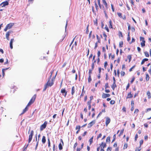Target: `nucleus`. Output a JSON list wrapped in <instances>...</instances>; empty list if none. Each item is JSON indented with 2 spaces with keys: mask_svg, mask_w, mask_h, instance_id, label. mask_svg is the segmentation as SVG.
<instances>
[{
  "mask_svg": "<svg viewBox=\"0 0 151 151\" xmlns=\"http://www.w3.org/2000/svg\"><path fill=\"white\" fill-rule=\"evenodd\" d=\"M34 131L33 130H32L29 136V138L28 140V142L29 143L32 140V136L33 135Z\"/></svg>",
  "mask_w": 151,
  "mask_h": 151,
  "instance_id": "20e7f679",
  "label": "nucleus"
},
{
  "mask_svg": "<svg viewBox=\"0 0 151 151\" xmlns=\"http://www.w3.org/2000/svg\"><path fill=\"white\" fill-rule=\"evenodd\" d=\"M14 24L13 23H10L8 24L6 26L8 27L9 29H10L13 26Z\"/></svg>",
  "mask_w": 151,
  "mask_h": 151,
  "instance_id": "4468645a",
  "label": "nucleus"
},
{
  "mask_svg": "<svg viewBox=\"0 0 151 151\" xmlns=\"http://www.w3.org/2000/svg\"><path fill=\"white\" fill-rule=\"evenodd\" d=\"M149 76L148 74H147L146 75V80L147 81H148L149 79Z\"/></svg>",
  "mask_w": 151,
  "mask_h": 151,
  "instance_id": "2f4dec72",
  "label": "nucleus"
},
{
  "mask_svg": "<svg viewBox=\"0 0 151 151\" xmlns=\"http://www.w3.org/2000/svg\"><path fill=\"white\" fill-rule=\"evenodd\" d=\"M135 41V39L134 38H132V41L131 42H129V43L130 44H131L132 42H134Z\"/></svg>",
  "mask_w": 151,
  "mask_h": 151,
  "instance_id": "5fc2aeb1",
  "label": "nucleus"
},
{
  "mask_svg": "<svg viewBox=\"0 0 151 151\" xmlns=\"http://www.w3.org/2000/svg\"><path fill=\"white\" fill-rule=\"evenodd\" d=\"M139 110L138 109H136L134 112V113H137L139 112Z\"/></svg>",
  "mask_w": 151,
  "mask_h": 151,
  "instance_id": "338daca9",
  "label": "nucleus"
},
{
  "mask_svg": "<svg viewBox=\"0 0 151 151\" xmlns=\"http://www.w3.org/2000/svg\"><path fill=\"white\" fill-rule=\"evenodd\" d=\"M117 143L116 142H115L113 145V147H117Z\"/></svg>",
  "mask_w": 151,
  "mask_h": 151,
  "instance_id": "864d4df0",
  "label": "nucleus"
},
{
  "mask_svg": "<svg viewBox=\"0 0 151 151\" xmlns=\"http://www.w3.org/2000/svg\"><path fill=\"white\" fill-rule=\"evenodd\" d=\"M117 14L119 17L120 18L122 17V14L120 13H117Z\"/></svg>",
  "mask_w": 151,
  "mask_h": 151,
  "instance_id": "58836bf2",
  "label": "nucleus"
},
{
  "mask_svg": "<svg viewBox=\"0 0 151 151\" xmlns=\"http://www.w3.org/2000/svg\"><path fill=\"white\" fill-rule=\"evenodd\" d=\"M126 6H127V8L128 10H129L130 9L129 7V6L128 5L127 3L126 4Z\"/></svg>",
  "mask_w": 151,
  "mask_h": 151,
  "instance_id": "680f3d73",
  "label": "nucleus"
},
{
  "mask_svg": "<svg viewBox=\"0 0 151 151\" xmlns=\"http://www.w3.org/2000/svg\"><path fill=\"white\" fill-rule=\"evenodd\" d=\"M57 72L56 73L55 76L54 77L52 78V79H51V80H50V79H49L48 81L47 82V83L46 84L47 86H52L54 84V81L55 78V77L56 76L57 74Z\"/></svg>",
  "mask_w": 151,
  "mask_h": 151,
  "instance_id": "f257e3e1",
  "label": "nucleus"
},
{
  "mask_svg": "<svg viewBox=\"0 0 151 151\" xmlns=\"http://www.w3.org/2000/svg\"><path fill=\"white\" fill-rule=\"evenodd\" d=\"M137 50H138V52H140L141 50V48L139 47H137Z\"/></svg>",
  "mask_w": 151,
  "mask_h": 151,
  "instance_id": "bf43d9fd",
  "label": "nucleus"
},
{
  "mask_svg": "<svg viewBox=\"0 0 151 151\" xmlns=\"http://www.w3.org/2000/svg\"><path fill=\"white\" fill-rule=\"evenodd\" d=\"M103 10L104 11V14L105 15V17H106V19H107L108 18V16L107 14H106V11L104 9Z\"/></svg>",
  "mask_w": 151,
  "mask_h": 151,
  "instance_id": "c756f323",
  "label": "nucleus"
},
{
  "mask_svg": "<svg viewBox=\"0 0 151 151\" xmlns=\"http://www.w3.org/2000/svg\"><path fill=\"white\" fill-rule=\"evenodd\" d=\"M128 37H127V40L128 41V42H129V41L130 40V36H129V32L128 33Z\"/></svg>",
  "mask_w": 151,
  "mask_h": 151,
  "instance_id": "bb28decb",
  "label": "nucleus"
},
{
  "mask_svg": "<svg viewBox=\"0 0 151 151\" xmlns=\"http://www.w3.org/2000/svg\"><path fill=\"white\" fill-rule=\"evenodd\" d=\"M147 95L148 96V98L149 99H150L151 98V94L150 91H148L147 92Z\"/></svg>",
  "mask_w": 151,
  "mask_h": 151,
  "instance_id": "412c9836",
  "label": "nucleus"
},
{
  "mask_svg": "<svg viewBox=\"0 0 151 151\" xmlns=\"http://www.w3.org/2000/svg\"><path fill=\"white\" fill-rule=\"evenodd\" d=\"M100 83V81H99L97 83H96L95 84V86L96 87H97V86L98 84Z\"/></svg>",
  "mask_w": 151,
  "mask_h": 151,
  "instance_id": "603ef678",
  "label": "nucleus"
},
{
  "mask_svg": "<svg viewBox=\"0 0 151 151\" xmlns=\"http://www.w3.org/2000/svg\"><path fill=\"white\" fill-rule=\"evenodd\" d=\"M123 45V42L122 41H121L119 42V46L120 47H122Z\"/></svg>",
  "mask_w": 151,
  "mask_h": 151,
  "instance_id": "393cba45",
  "label": "nucleus"
},
{
  "mask_svg": "<svg viewBox=\"0 0 151 151\" xmlns=\"http://www.w3.org/2000/svg\"><path fill=\"white\" fill-rule=\"evenodd\" d=\"M78 145L77 143L76 142L75 144H74V145L73 146V148L74 149H75L76 146H77Z\"/></svg>",
  "mask_w": 151,
  "mask_h": 151,
  "instance_id": "49530a36",
  "label": "nucleus"
},
{
  "mask_svg": "<svg viewBox=\"0 0 151 151\" xmlns=\"http://www.w3.org/2000/svg\"><path fill=\"white\" fill-rule=\"evenodd\" d=\"M115 103L114 101L113 100H111L110 101V104H113Z\"/></svg>",
  "mask_w": 151,
  "mask_h": 151,
  "instance_id": "e433bc0d",
  "label": "nucleus"
},
{
  "mask_svg": "<svg viewBox=\"0 0 151 151\" xmlns=\"http://www.w3.org/2000/svg\"><path fill=\"white\" fill-rule=\"evenodd\" d=\"M47 123V122L45 121L44 124L41 126L40 127V130L41 131H42L46 127Z\"/></svg>",
  "mask_w": 151,
  "mask_h": 151,
  "instance_id": "f03ea898",
  "label": "nucleus"
},
{
  "mask_svg": "<svg viewBox=\"0 0 151 151\" xmlns=\"http://www.w3.org/2000/svg\"><path fill=\"white\" fill-rule=\"evenodd\" d=\"M102 2L104 5L105 6V7L106 9L108 8L107 4L105 0H102Z\"/></svg>",
  "mask_w": 151,
  "mask_h": 151,
  "instance_id": "2eb2a0df",
  "label": "nucleus"
},
{
  "mask_svg": "<svg viewBox=\"0 0 151 151\" xmlns=\"http://www.w3.org/2000/svg\"><path fill=\"white\" fill-rule=\"evenodd\" d=\"M110 96V95L109 94L103 93L102 95V98L103 99H105Z\"/></svg>",
  "mask_w": 151,
  "mask_h": 151,
  "instance_id": "9d476101",
  "label": "nucleus"
},
{
  "mask_svg": "<svg viewBox=\"0 0 151 151\" xmlns=\"http://www.w3.org/2000/svg\"><path fill=\"white\" fill-rule=\"evenodd\" d=\"M127 58L129 60V62H130V60H131V56L130 55H129V56H128Z\"/></svg>",
  "mask_w": 151,
  "mask_h": 151,
  "instance_id": "13d9d810",
  "label": "nucleus"
},
{
  "mask_svg": "<svg viewBox=\"0 0 151 151\" xmlns=\"http://www.w3.org/2000/svg\"><path fill=\"white\" fill-rule=\"evenodd\" d=\"M8 2L6 1L2 3L1 4V5L2 6V7H4L5 6H6L8 5Z\"/></svg>",
  "mask_w": 151,
  "mask_h": 151,
  "instance_id": "6e6552de",
  "label": "nucleus"
},
{
  "mask_svg": "<svg viewBox=\"0 0 151 151\" xmlns=\"http://www.w3.org/2000/svg\"><path fill=\"white\" fill-rule=\"evenodd\" d=\"M124 129H122L120 133V134H119V136L122 135L123 134V132H124Z\"/></svg>",
  "mask_w": 151,
  "mask_h": 151,
  "instance_id": "37998d69",
  "label": "nucleus"
},
{
  "mask_svg": "<svg viewBox=\"0 0 151 151\" xmlns=\"http://www.w3.org/2000/svg\"><path fill=\"white\" fill-rule=\"evenodd\" d=\"M101 55V52L100 51H98L97 53L98 57L99 58Z\"/></svg>",
  "mask_w": 151,
  "mask_h": 151,
  "instance_id": "ea45409f",
  "label": "nucleus"
},
{
  "mask_svg": "<svg viewBox=\"0 0 151 151\" xmlns=\"http://www.w3.org/2000/svg\"><path fill=\"white\" fill-rule=\"evenodd\" d=\"M101 136H102L101 134V133L99 134L97 137V139H98L99 138L101 137Z\"/></svg>",
  "mask_w": 151,
  "mask_h": 151,
  "instance_id": "a18cd8bd",
  "label": "nucleus"
},
{
  "mask_svg": "<svg viewBox=\"0 0 151 151\" xmlns=\"http://www.w3.org/2000/svg\"><path fill=\"white\" fill-rule=\"evenodd\" d=\"M115 138H116V134H114L113 136V140L112 141V142H114V141L115 140Z\"/></svg>",
  "mask_w": 151,
  "mask_h": 151,
  "instance_id": "3c124183",
  "label": "nucleus"
},
{
  "mask_svg": "<svg viewBox=\"0 0 151 151\" xmlns=\"http://www.w3.org/2000/svg\"><path fill=\"white\" fill-rule=\"evenodd\" d=\"M36 98V95H34L32 97V98L30 100L29 102L31 103H33L35 99Z\"/></svg>",
  "mask_w": 151,
  "mask_h": 151,
  "instance_id": "9b49d317",
  "label": "nucleus"
},
{
  "mask_svg": "<svg viewBox=\"0 0 151 151\" xmlns=\"http://www.w3.org/2000/svg\"><path fill=\"white\" fill-rule=\"evenodd\" d=\"M88 26L89 25H88L86 27V34H88Z\"/></svg>",
  "mask_w": 151,
  "mask_h": 151,
  "instance_id": "f704fd0d",
  "label": "nucleus"
},
{
  "mask_svg": "<svg viewBox=\"0 0 151 151\" xmlns=\"http://www.w3.org/2000/svg\"><path fill=\"white\" fill-rule=\"evenodd\" d=\"M97 46H98L97 42H96L95 43V47H94V49H95L97 47Z\"/></svg>",
  "mask_w": 151,
  "mask_h": 151,
  "instance_id": "e2e57ef3",
  "label": "nucleus"
},
{
  "mask_svg": "<svg viewBox=\"0 0 151 151\" xmlns=\"http://www.w3.org/2000/svg\"><path fill=\"white\" fill-rule=\"evenodd\" d=\"M95 123V120L92 121L88 124V127L90 128Z\"/></svg>",
  "mask_w": 151,
  "mask_h": 151,
  "instance_id": "1a4fd4ad",
  "label": "nucleus"
},
{
  "mask_svg": "<svg viewBox=\"0 0 151 151\" xmlns=\"http://www.w3.org/2000/svg\"><path fill=\"white\" fill-rule=\"evenodd\" d=\"M116 83H113V85L111 86V88L113 89V90H114V89L116 87Z\"/></svg>",
  "mask_w": 151,
  "mask_h": 151,
  "instance_id": "6ab92c4d",
  "label": "nucleus"
},
{
  "mask_svg": "<svg viewBox=\"0 0 151 151\" xmlns=\"http://www.w3.org/2000/svg\"><path fill=\"white\" fill-rule=\"evenodd\" d=\"M107 64H108L107 62H105L104 64V67L105 68H106L107 65Z\"/></svg>",
  "mask_w": 151,
  "mask_h": 151,
  "instance_id": "a19ab883",
  "label": "nucleus"
},
{
  "mask_svg": "<svg viewBox=\"0 0 151 151\" xmlns=\"http://www.w3.org/2000/svg\"><path fill=\"white\" fill-rule=\"evenodd\" d=\"M92 70V69H89V75H91V74L92 73V70Z\"/></svg>",
  "mask_w": 151,
  "mask_h": 151,
  "instance_id": "09e8293b",
  "label": "nucleus"
},
{
  "mask_svg": "<svg viewBox=\"0 0 151 151\" xmlns=\"http://www.w3.org/2000/svg\"><path fill=\"white\" fill-rule=\"evenodd\" d=\"M141 150V147H139L138 148L137 147L136 148L135 151H140Z\"/></svg>",
  "mask_w": 151,
  "mask_h": 151,
  "instance_id": "473e14b6",
  "label": "nucleus"
},
{
  "mask_svg": "<svg viewBox=\"0 0 151 151\" xmlns=\"http://www.w3.org/2000/svg\"><path fill=\"white\" fill-rule=\"evenodd\" d=\"M106 144L105 143L104 144L103 142H101L100 145V147H101V148H104L105 147H106Z\"/></svg>",
  "mask_w": 151,
  "mask_h": 151,
  "instance_id": "ddd939ff",
  "label": "nucleus"
},
{
  "mask_svg": "<svg viewBox=\"0 0 151 151\" xmlns=\"http://www.w3.org/2000/svg\"><path fill=\"white\" fill-rule=\"evenodd\" d=\"M140 40L142 41V42L141 43V45L142 47H143L145 46V41L144 40V38L143 37H140Z\"/></svg>",
  "mask_w": 151,
  "mask_h": 151,
  "instance_id": "7ed1b4c3",
  "label": "nucleus"
},
{
  "mask_svg": "<svg viewBox=\"0 0 151 151\" xmlns=\"http://www.w3.org/2000/svg\"><path fill=\"white\" fill-rule=\"evenodd\" d=\"M91 100L88 101L87 104L88 105H91Z\"/></svg>",
  "mask_w": 151,
  "mask_h": 151,
  "instance_id": "774afa93",
  "label": "nucleus"
},
{
  "mask_svg": "<svg viewBox=\"0 0 151 151\" xmlns=\"http://www.w3.org/2000/svg\"><path fill=\"white\" fill-rule=\"evenodd\" d=\"M47 86H47L45 84V87H44V89H43V91H45L46 90V89L47 88Z\"/></svg>",
  "mask_w": 151,
  "mask_h": 151,
  "instance_id": "0e129e2a",
  "label": "nucleus"
},
{
  "mask_svg": "<svg viewBox=\"0 0 151 151\" xmlns=\"http://www.w3.org/2000/svg\"><path fill=\"white\" fill-rule=\"evenodd\" d=\"M127 147H128V145H127V143H125V144L124 145L123 149H126L127 148Z\"/></svg>",
  "mask_w": 151,
  "mask_h": 151,
  "instance_id": "cd10ccee",
  "label": "nucleus"
},
{
  "mask_svg": "<svg viewBox=\"0 0 151 151\" xmlns=\"http://www.w3.org/2000/svg\"><path fill=\"white\" fill-rule=\"evenodd\" d=\"M129 83H128V84L127 85V86L126 87V90H127V89H128L129 88Z\"/></svg>",
  "mask_w": 151,
  "mask_h": 151,
  "instance_id": "4d7b16f0",
  "label": "nucleus"
},
{
  "mask_svg": "<svg viewBox=\"0 0 151 151\" xmlns=\"http://www.w3.org/2000/svg\"><path fill=\"white\" fill-rule=\"evenodd\" d=\"M127 25H128V30H130V24H129L128 23H127Z\"/></svg>",
  "mask_w": 151,
  "mask_h": 151,
  "instance_id": "c03bdc74",
  "label": "nucleus"
},
{
  "mask_svg": "<svg viewBox=\"0 0 151 151\" xmlns=\"http://www.w3.org/2000/svg\"><path fill=\"white\" fill-rule=\"evenodd\" d=\"M91 81V76L90 75H89L88 78V82H90Z\"/></svg>",
  "mask_w": 151,
  "mask_h": 151,
  "instance_id": "c85d7f7f",
  "label": "nucleus"
},
{
  "mask_svg": "<svg viewBox=\"0 0 151 151\" xmlns=\"http://www.w3.org/2000/svg\"><path fill=\"white\" fill-rule=\"evenodd\" d=\"M28 108L27 106H26L25 108L23 110L21 114H22L25 113L28 110Z\"/></svg>",
  "mask_w": 151,
  "mask_h": 151,
  "instance_id": "f3484780",
  "label": "nucleus"
},
{
  "mask_svg": "<svg viewBox=\"0 0 151 151\" xmlns=\"http://www.w3.org/2000/svg\"><path fill=\"white\" fill-rule=\"evenodd\" d=\"M42 141L43 144H44L46 142L45 137V136H43L42 139Z\"/></svg>",
  "mask_w": 151,
  "mask_h": 151,
  "instance_id": "a211bd4d",
  "label": "nucleus"
},
{
  "mask_svg": "<svg viewBox=\"0 0 151 151\" xmlns=\"http://www.w3.org/2000/svg\"><path fill=\"white\" fill-rule=\"evenodd\" d=\"M95 7H96V10H97L98 9V6L97 5V4H96V2L95 1Z\"/></svg>",
  "mask_w": 151,
  "mask_h": 151,
  "instance_id": "c9c22d12",
  "label": "nucleus"
},
{
  "mask_svg": "<svg viewBox=\"0 0 151 151\" xmlns=\"http://www.w3.org/2000/svg\"><path fill=\"white\" fill-rule=\"evenodd\" d=\"M144 54H145V55L146 57H149V55L148 52H147V51H145V52H144Z\"/></svg>",
  "mask_w": 151,
  "mask_h": 151,
  "instance_id": "a878e982",
  "label": "nucleus"
},
{
  "mask_svg": "<svg viewBox=\"0 0 151 151\" xmlns=\"http://www.w3.org/2000/svg\"><path fill=\"white\" fill-rule=\"evenodd\" d=\"M125 74V73L124 72L122 71L121 72V75L122 76H124Z\"/></svg>",
  "mask_w": 151,
  "mask_h": 151,
  "instance_id": "79ce46f5",
  "label": "nucleus"
},
{
  "mask_svg": "<svg viewBox=\"0 0 151 151\" xmlns=\"http://www.w3.org/2000/svg\"><path fill=\"white\" fill-rule=\"evenodd\" d=\"M92 69H93L94 68V65L93 63H92L91 65Z\"/></svg>",
  "mask_w": 151,
  "mask_h": 151,
  "instance_id": "69168bd1",
  "label": "nucleus"
},
{
  "mask_svg": "<svg viewBox=\"0 0 151 151\" xmlns=\"http://www.w3.org/2000/svg\"><path fill=\"white\" fill-rule=\"evenodd\" d=\"M143 140H141L139 141V144H140V146L139 147H141V145L143 144Z\"/></svg>",
  "mask_w": 151,
  "mask_h": 151,
  "instance_id": "72a5a7b5",
  "label": "nucleus"
},
{
  "mask_svg": "<svg viewBox=\"0 0 151 151\" xmlns=\"http://www.w3.org/2000/svg\"><path fill=\"white\" fill-rule=\"evenodd\" d=\"M135 67V65L133 66L129 70V71L131 72L132 71V69H133Z\"/></svg>",
  "mask_w": 151,
  "mask_h": 151,
  "instance_id": "4c0bfd02",
  "label": "nucleus"
},
{
  "mask_svg": "<svg viewBox=\"0 0 151 151\" xmlns=\"http://www.w3.org/2000/svg\"><path fill=\"white\" fill-rule=\"evenodd\" d=\"M109 28H112L113 27L112 25V22L111 20H110L109 22Z\"/></svg>",
  "mask_w": 151,
  "mask_h": 151,
  "instance_id": "4be33fe9",
  "label": "nucleus"
},
{
  "mask_svg": "<svg viewBox=\"0 0 151 151\" xmlns=\"http://www.w3.org/2000/svg\"><path fill=\"white\" fill-rule=\"evenodd\" d=\"M80 126H77L76 127V129H78V130H80Z\"/></svg>",
  "mask_w": 151,
  "mask_h": 151,
  "instance_id": "8fccbe9b",
  "label": "nucleus"
},
{
  "mask_svg": "<svg viewBox=\"0 0 151 151\" xmlns=\"http://www.w3.org/2000/svg\"><path fill=\"white\" fill-rule=\"evenodd\" d=\"M59 148L60 150H61L63 149V147L62 144L60 143L59 145Z\"/></svg>",
  "mask_w": 151,
  "mask_h": 151,
  "instance_id": "5701e85b",
  "label": "nucleus"
},
{
  "mask_svg": "<svg viewBox=\"0 0 151 151\" xmlns=\"http://www.w3.org/2000/svg\"><path fill=\"white\" fill-rule=\"evenodd\" d=\"M110 137H107L106 139V142H110Z\"/></svg>",
  "mask_w": 151,
  "mask_h": 151,
  "instance_id": "b1692460",
  "label": "nucleus"
},
{
  "mask_svg": "<svg viewBox=\"0 0 151 151\" xmlns=\"http://www.w3.org/2000/svg\"><path fill=\"white\" fill-rule=\"evenodd\" d=\"M135 77H133V78L132 79L131 81V83H132L134 82V80H135Z\"/></svg>",
  "mask_w": 151,
  "mask_h": 151,
  "instance_id": "6e6d98bb",
  "label": "nucleus"
},
{
  "mask_svg": "<svg viewBox=\"0 0 151 151\" xmlns=\"http://www.w3.org/2000/svg\"><path fill=\"white\" fill-rule=\"evenodd\" d=\"M110 121H111L109 117H106V119L105 124H106V126H107L108 124L110 123Z\"/></svg>",
  "mask_w": 151,
  "mask_h": 151,
  "instance_id": "0eeeda50",
  "label": "nucleus"
},
{
  "mask_svg": "<svg viewBox=\"0 0 151 151\" xmlns=\"http://www.w3.org/2000/svg\"><path fill=\"white\" fill-rule=\"evenodd\" d=\"M75 91V87L74 86H73L72 88L71 94L72 95H73L74 94Z\"/></svg>",
  "mask_w": 151,
  "mask_h": 151,
  "instance_id": "aec40b11",
  "label": "nucleus"
},
{
  "mask_svg": "<svg viewBox=\"0 0 151 151\" xmlns=\"http://www.w3.org/2000/svg\"><path fill=\"white\" fill-rule=\"evenodd\" d=\"M12 32H13V31L11 30L9 31L6 32V39L8 40H9V36L10 35V34L12 33Z\"/></svg>",
  "mask_w": 151,
  "mask_h": 151,
  "instance_id": "423d86ee",
  "label": "nucleus"
},
{
  "mask_svg": "<svg viewBox=\"0 0 151 151\" xmlns=\"http://www.w3.org/2000/svg\"><path fill=\"white\" fill-rule=\"evenodd\" d=\"M132 97H133V96L131 94V92H130L127 94V99L131 98Z\"/></svg>",
  "mask_w": 151,
  "mask_h": 151,
  "instance_id": "dca6fc26",
  "label": "nucleus"
},
{
  "mask_svg": "<svg viewBox=\"0 0 151 151\" xmlns=\"http://www.w3.org/2000/svg\"><path fill=\"white\" fill-rule=\"evenodd\" d=\"M105 89H106L108 88H109V86H108V83H106L105 85Z\"/></svg>",
  "mask_w": 151,
  "mask_h": 151,
  "instance_id": "7c9ffc66",
  "label": "nucleus"
},
{
  "mask_svg": "<svg viewBox=\"0 0 151 151\" xmlns=\"http://www.w3.org/2000/svg\"><path fill=\"white\" fill-rule=\"evenodd\" d=\"M111 147H108L107 149V151H111Z\"/></svg>",
  "mask_w": 151,
  "mask_h": 151,
  "instance_id": "de8ad7c7",
  "label": "nucleus"
},
{
  "mask_svg": "<svg viewBox=\"0 0 151 151\" xmlns=\"http://www.w3.org/2000/svg\"><path fill=\"white\" fill-rule=\"evenodd\" d=\"M61 93L62 94L63 96L65 97L67 95V91H66L65 88H62L61 90Z\"/></svg>",
  "mask_w": 151,
  "mask_h": 151,
  "instance_id": "39448f33",
  "label": "nucleus"
},
{
  "mask_svg": "<svg viewBox=\"0 0 151 151\" xmlns=\"http://www.w3.org/2000/svg\"><path fill=\"white\" fill-rule=\"evenodd\" d=\"M14 41V39L13 38L12 39H11L10 42V47L11 49H12L13 48L12 43Z\"/></svg>",
  "mask_w": 151,
  "mask_h": 151,
  "instance_id": "f8f14e48",
  "label": "nucleus"
},
{
  "mask_svg": "<svg viewBox=\"0 0 151 151\" xmlns=\"http://www.w3.org/2000/svg\"><path fill=\"white\" fill-rule=\"evenodd\" d=\"M134 103L133 101H132L131 102V105L132 106H134Z\"/></svg>",
  "mask_w": 151,
  "mask_h": 151,
  "instance_id": "052dcab7",
  "label": "nucleus"
}]
</instances>
